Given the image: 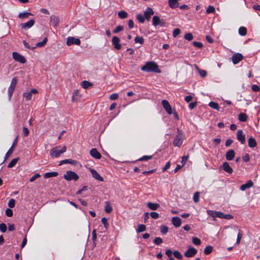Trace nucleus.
I'll return each instance as SVG.
<instances>
[{
    "mask_svg": "<svg viewBox=\"0 0 260 260\" xmlns=\"http://www.w3.org/2000/svg\"><path fill=\"white\" fill-rule=\"evenodd\" d=\"M141 70L144 72H153L160 73V70L156 63L154 61H148L141 67Z\"/></svg>",
    "mask_w": 260,
    "mask_h": 260,
    "instance_id": "1",
    "label": "nucleus"
},
{
    "mask_svg": "<svg viewBox=\"0 0 260 260\" xmlns=\"http://www.w3.org/2000/svg\"><path fill=\"white\" fill-rule=\"evenodd\" d=\"M207 213L209 215L211 216L213 218V220H215V218L218 217L221 219H231L233 218V216L231 214H225L220 211H216L214 210H207Z\"/></svg>",
    "mask_w": 260,
    "mask_h": 260,
    "instance_id": "2",
    "label": "nucleus"
},
{
    "mask_svg": "<svg viewBox=\"0 0 260 260\" xmlns=\"http://www.w3.org/2000/svg\"><path fill=\"white\" fill-rule=\"evenodd\" d=\"M66 147L65 146L61 147L60 146H56L52 148L50 151V155L52 157H56L63 153L66 151Z\"/></svg>",
    "mask_w": 260,
    "mask_h": 260,
    "instance_id": "3",
    "label": "nucleus"
},
{
    "mask_svg": "<svg viewBox=\"0 0 260 260\" xmlns=\"http://www.w3.org/2000/svg\"><path fill=\"white\" fill-rule=\"evenodd\" d=\"M63 178L67 181H77L78 178V175L74 172L68 171L63 175Z\"/></svg>",
    "mask_w": 260,
    "mask_h": 260,
    "instance_id": "4",
    "label": "nucleus"
},
{
    "mask_svg": "<svg viewBox=\"0 0 260 260\" xmlns=\"http://www.w3.org/2000/svg\"><path fill=\"white\" fill-rule=\"evenodd\" d=\"M17 83V77H14L12 79L11 84L8 88V92L9 100H10L12 98V94L14 91L15 88L16 87V84Z\"/></svg>",
    "mask_w": 260,
    "mask_h": 260,
    "instance_id": "5",
    "label": "nucleus"
},
{
    "mask_svg": "<svg viewBox=\"0 0 260 260\" xmlns=\"http://www.w3.org/2000/svg\"><path fill=\"white\" fill-rule=\"evenodd\" d=\"M12 56L13 59L16 61L19 62L21 63H24L26 62V59L25 57L18 52H13Z\"/></svg>",
    "mask_w": 260,
    "mask_h": 260,
    "instance_id": "6",
    "label": "nucleus"
},
{
    "mask_svg": "<svg viewBox=\"0 0 260 260\" xmlns=\"http://www.w3.org/2000/svg\"><path fill=\"white\" fill-rule=\"evenodd\" d=\"M182 144V135L178 131V134L176 136L174 141L173 145L174 146L180 147Z\"/></svg>",
    "mask_w": 260,
    "mask_h": 260,
    "instance_id": "7",
    "label": "nucleus"
},
{
    "mask_svg": "<svg viewBox=\"0 0 260 260\" xmlns=\"http://www.w3.org/2000/svg\"><path fill=\"white\" fill-rule=\"evenodd\" d=\"M197 253V250L193 247L189 246L184 253V255L187 257H191Z\"/></svg>",
    "mask_w": 260,
    "mask_h": 260,
    "instance_id": "8",
    "label": "nucleus"
},
{
    "mask_svg": "<svg viewBox=\"0 0 260 260\" xmlns=\"http://www.w3.org/2000/svg\"><path fill=\"white\" fill-rule=\"evenodd\" d=\"M35 20L31 19L26 22L21 23L20 26L22 29L27 30L31 28L35 24Z\"/></svg>",
    "mask_w": 260,
    "mask_h": 260,
    "instance_id": "9",
    "label": "nucleus"
},
{
    "mask_svg": "<svg viewBox=\"0 0 260 260\" xmlns=\"http://www.w3.org/2000/svg\"><path fill=\"white\" fill-rule=\"evenodd\" d=\"M38 92V91L36 89L33 88L31 89L29 91L24 93L23 96L25 98L27 101H29L32 98V95L33 94H37Z\"/></svg>",
    "mask_w": 260,
    "mask_h": 260,
    "instance_id": "10",
    "label": "nucleus"
},
{
    "mask_svg": "<svg viewBox=\"0 0 260 260\" xmlns=\"http://www.w3.org/2000/svg\"><path fill=\"white\" fill-rule=\"evenodd\" d=\"M112 45L116 50H120L121 48V45L120 44V39L117 36H114L112 40Z\"/></svg>",
    "mask_w": 260,
    "mask_h": 260,
    "instance_id": "11",
    "label": "nucleus"
},
{
    "mask_svg": "<svg viewBox=\"0 0 260 260\" xmlns=\"http://www.w3.org/2000/svg\"><path fill=\"white\" fill-rule=\"evenodd\" d=\"M161 104L167 112L170 115L172 113V108L169 102L167 100H164L162 101Z\"/></svg>",
    "mask_w": 260,
    "mask_h": 260,
    "instance_id": "12",
    "label": "nucleus"
},
{
    "mask_svg": "<svg viewBox=\"0 0 260 260\" xmlns=\"http://www.w3.org/2000/svg\"><path fill=\"white\" fill-rule=\"evenodd\" d=\"M243 58V55L241 53H237L234 54L232 57L233 63L236 64L239 63Z\"/></svg>",
    "mask_w": 260,
    "mask_h": 260,
    "instance_id": "13",
    "label": "nucleus"
},
{
    "mask_svg": "<svg viewBox=\"0 0 260 260\" xmlns=\"http://www.w3.org/2000/svg\"><path fill=\"white\" fill-rule=\"evenodd\" d=\"M154 11L150 7H148L144 13V16L146 20L149 21L151 16L154 14Z\"/></svg>",
    "mask_w": 260,
    "mask_h": 260,
    "instance_id": "14",
    "label": "nucleus"
},
{
    "mask_svg": "<svg viewBox=\"0 0 260 260\" xmlns=\"http://www.w3.org/2000/svg\"><path fill=\"white\" fill-rule=\"evenodd\" d=\"M237 138L238 140L241 142L242 144H244L245 143V135L242 129H239L237 131Z\"/></svg>",
    "mask_w": 260,
    "mask_h": 260,
    "instance_id": "15",
    "label": "nucleus"
},
{
    "mask_svg": "<svg viewBox=\"0 0 260 260\" xmlns=\"http://www.w3.org/2000/svg\"><path fill=\"white\" fill-rule=\"evenodd\" d=\"M80 40L79 39H76L73 37H68L67 40V44L70 46L73 44L80 45Z\"/></svg>",
    "mask_w": 260,
    "mask_h": 260,
    "instance_id": "16",
    "label": "nucleus"
},
{
    "mask_svg": "<svg viewBox=\"0 0 260 260\" xmlns=\"http://www.w3.org/2000/svg\"><path fill=\"white\" fill-rule=\"evenodd\" d=\"M90 173L92 175V176L96 180L100 181H103L104 179L101 175L98 173V172L93 169H91L90 170Z\"/></svg>",
    "mask_w": 260,
    "mask_h": 260,
    "instance_id": "17",
    "label": "nucleus"
},
{
    "mask_svg": "<svg viewBox=\"0 0 260 260\" xmlns=\"http://www.w3.org/2000/svg\"><path fill=\"white\" fill-rule=\"evenodd\" d=\"M89 153L92 157L95 159H100L102 157L101 154L96 148L91 149L89 151Z\"/></svg>",
    "mask_w": 260,
    "mask_h": 260,
    "instance_id": "18",
    "label": "nucleus"
},
{
    "mask_svg": "<svg viewBox=\"0 0 260 260\" xmlns=\"http://www.w3.org/2000/svg\"><path fill=\"white\" fill-rule=\"evenodd\" d=\"M222 169L226 172L229 174H232L233 172V170L230 166L229 164L226 162H223L222 165Z\"/></svg>",
    "mask_w": 260,
    "mask_h": 260,
    "instance_id": "19",
    "label": "nucleus"
},
{
    "mask_svg": "<svg viewBox=\"0 0 260 260\" xmlns=\"http://www.w3.org/2000/svg\"><path fill=\"white\" fill-rule=\"evenodd\" d=\"M253 185V182L251 180H249L246 183L241 185L240 189L242 191H244L246 189L251 187Z\"/></svg>",
    "mask_w": 260,
    "mask_h": 260,
    "instance_id": "20",
    "label": "nucleus"
},
{
    "mask_svg": "<svg viewBox=\"0 0 260 260\" xmlns=\"http://www.w3.org/2000/svg\"><path fill=\"white\" fill-rule=\"evenodd\" d=\"M235 155V151L233 149H231L228 151L225 154L226 160L230 161L234 159Z\"/></svg>",
    "mask_w": 260,
    "mask_h": 260,
    "instance_id": "21",
    "label": "nucleus"
},
{
    "mask_svg": "<svg viewBox=\"0 0 260 260\" xmlns=\"http://www.w3.org/2000/svg\"><path fill=\"white\" fill-rule=\"evenodd\" d=\"M172 222L175 227H179L181 224V219L179 217H174L172 219Z\"/></svg>",
    "mask_w": 260,
    "mask_h": 260,
    "instance_id": "22",
    "label": "nucleus"
},
{
    "mask_svg": "<svg viewBox=\"0 0 260 260\" xmlns=\"http://www.w3.org/2000/svg\"><path fill=\"white\" fill-rule=\"evenodd\" d=\"M50 23L53 26H57L59 23V18L57 16L55 15H51L50 16Z\"/></svg>",
    "mask_w": 260,
    "mask_h": 260,
    "instance_id": "23",
    "label": "nucleus"
},
{
    "mask_svg": "<svg viewBox=\"0 0 260 260\" xmlns=\"http://www.w3.org/2000/svg\"><path fill=\"white\" fill-rule=\"evenodd\" d=\"M248 146L250 148H254L257 145V143L255 139L253 137H250L248 140Z\"/></svg>",
    "mask_w": 260,
    "mask_h": 260,
    "instance_id": "24",
    "label": "nucleus"
},
{
    "mask_svg": "<svg viewBox=\"0 0 260 260\" xmlns=\"http://www.w3.org/2000/svg\"><path fill=\"white\" fill-rule=\"evenodd\" d=\"M147 206L152 210H156L159 207V205L157 203H154L152 202H148L147 204Z\"/></svg>",
    "mask_w": 260,
    "mask_h": 260,
    "instance_id": "25",
    "label": "nucleus"
},
{
    "mask_svg": "<svg viewBox=\"0 0 260 260\" xmlns=\"http://www.w3.org/2000/svg\"><path fill=\"white\" fill-rule=\"evenodd\" d=\"M113 208L111 203L109 201L105 202V211L107 213H110L112 211Z\"/></svg>",
    "mask_w": 260,
    "mask_h": 260,
    "instance_id": "26",
    "label": "nucleus"
},
{
    "mask_svg": "<svg viewBox=\"0 0 260 260\" xmlns=\"http://www.w3.org/2000/svg\"><path fill=\"white\" fill-rule=\"evenodd\" d=\"M32 15V14L27 12H24L20 13L18 15V17L20 19L28 18L29 16Z\"/></svg>",
    "mask_w": 260,
    "mask_h": 260,
    "instance_id": "27",
    "label": "nucleus"
},
{
    "mask_svg": "<svg viewBox=\"0 0 260 260\" xmlns=\"http://www.w3.org/2000/svg\"><path fill=\"white\" fill-rule=\"evenodd\" d=\"M58 173L57 172H47L44 174V177L45 178H48L56 177Z\"/></svg>",
    "mask_w": 260,
    "mask_h": 260,
    "instance_id": "28",
    "label": "nucleus"
},
{
    "mask_svg": "<svg viewBox=\"0 0 260 260\" xmlns=\"http://www.w3.org/2000/svg\"><path fill=\"white\" fill-rule=\"evenodd\" d=\"M160 20V18L157 16H154L152 18V25L156 27L159 25V21Z\"/></svg>",
    "mask_w": 260,
    "mask_h": 260,
    "instance_id": "29",
    "label": "nucleus"
},
{
    "mask_svg": "<svg viewBox=\"0 0 260 260\" xmlns=\"http://www.w3.org/2000/svg\"><path fill=\"white\" fill-rule=\"evenodd\" d=\"M247 118H248V117H247V115L243 113H241L239 115V116H238V119H239V121H241V122L246 121L247 119Z\"/></svg>",
    "mask_w": 260,
    "mask_h": 260,
    "instance_id": "30",
    "label": "nucleus"
},
{
    "mask_svg": "<svg viewBox=\"0 0 260 260\" xmlns=\"http://www.w3.org/2000/svg\"><path fill=\"white\" fill-rule=\"evenodd\" d=\"M239 34L242 36H245L247 34V29L246 27L241 26L239 28Z\"/></svg>",
    "mask_w": 260,
    "mask_h": 260,
    "instance_id": "31",
    "label": "nucleus"
},
{
    "mask_svg": "<svg viewBox=\"0 0 260 260\" xmlns=\"http://www.w3.org/2000/svg\"><path fill=\"white\" fill-rule=\"evenodd\" d=\"M127 15V13L125 11H119L118 13V17L121 19L126 18Z\"/></svg>",
    "mask_w": 260,
    "mask_h": 260,
    "instance_id": "32",
    "label": "nucleus"
},
{
    "mask_svg": "<svg viewBox=\"0 0 260 260\" xmlns=\"http://www.w3.org/2000/svg\"><path fill=\"white\" fill-rule=\"evenodd\" d=\"M209 106L214 109L217 110L218 111L219 110V106L218 104L216 102H211L209 103Z\"/></svg>",
    "mask_w": 260,
    "mask_h": 260,
    "instance_id": "33",
    "label": "nucleus"
},
{
    "mask_svg": "<svg viewBox=\"0 0 260 260\" xmlns=\"http://www.w3.org/2000/svg\"><path fill=\"white\" fill-rule=\"evenodd\" d=\"M19 159V157H17V158L13 159L9 162L8 167L9 168H13V167H14L16 165V164L17 162V161H18Z\"/></svg>",
    "mask_w": 260,
    "mask_h": 260,
    "instance_id": "34",
    "label": "nucleus"
},
{
    "mask_svg": "<svg viewBox=\"0 0 260 260\" xmlns=\"http://www.w3.org/2000/svg\"><path fill=\"white\" fill-rule=\"evenodd\" d=\"M47 38H45L42 42H38L36 44V47H42L44 46L47 43Z\"/></svg>",
    "mask_w": 260,
    "mask_h": 260,
    "instance_id": "35",
    "label": "nucleus"
},
{
    "mask_svg": "<svg viewBox=\"0 0 260 260\" xmlns=\"http://www.w3.org/2000/svg\"><path fill=\"white\" fill-rule=\"evenodd\" d=\"M213 250V247L212 246L209 245L205 247L204 252L205 254L208 255L210 254Z\"/></svg>",
    "mask_w": 260,
    "mask_h": 260,
    "instance_id": "36",
    "label": "nucleus"
},
{
    "mask_svg": "<svg viewBox=\"0 0 260 260\" xmlns=\"http://www.w3.org/2000/svg\"><path fill=\"white\" fill-rule=\"evenodd\" d=\"M146 230V226L144 224H140L138 226V228L136 230L137 233H141Z\"/></svg>",
    "mask_w": 260,
    "mask_h": 260,
    "instance_id": "37",
    "label": "nucleus"
},
{
    "mask_svg": "<svg viewBox=\"0 0 260 260\" xmlns=\"http://www.w3.org/2000/svg\"><path fill=\"white\" fill-rule=\"evenodd\" d=\"M134 40L136 43H140V44H143L144 42L143 38L141 36H137Z\"/></svg>",
    "mask_w": 260,
    "mask_h": 260,
    "instance_id": "38",
    "label": "nucleus"
},
{
    "mask_svg": "<svg viewBox=\"0 0 260 260\" xmlns=\"http://www.w3.org/2000/svg\"><path fill=\"white\" fill-rule=\"evenodd\" d=\"M136 18L138 21L141 23H143L145 22V17L144 16V15L141 14H137L136 16Z\"/></svg>",
    "mask_w": 260,
    "mask_h": 260,
    "instance_id": "39",
    "label": "nucleus"
},
{
    "mask_svg": "<svg viewBox=\"0 0 260 260\" xmlns=\"http://www.w3.org/2000/svg\"><path fill=\"white\" fill-rule=\"evenodd\" d=\"M79 99V92L78 90H74L72 96V101H78Z\"/></svg>",
    "mask_w": 260,
    "mask_h": 260,
    "instance_id": "40",
    "label": "nucleus"
},
{
    "mask_svg": "<svg viewBox=\"0 0 260 260\" xmlns=\"http://www.w3.org/2000/svg\"><path fill=\"white\" fill-rule=\"evenodd\" d=\"M74 160H73L72 159H64L60 161L59 166H61L64 164H74Z\"/></svg>",
    "mask_w": 260,
    "mask_h": 260,
    "instance_id": "41",
    "label": "nucleus"
},
{
    "mask_svg": "<svg viewBox=\"0 0 260 260\" xmlns=\"http://www.w3.org/2000/svg\"><path fill=\"white\" fill-rule=\"evenodd\" d=\"M192 242L196 245H200L201 243L200 239L197 237H193L192 238Z\"/></svg>",
    "mask_w": 260,
    "mask_h": 260,
    "instance_id": "42",
    "label": "nucleus"
},
{
    "mask_svg": "<svg viewBox=\"0 0 260 260\" xmlns=\"http://www.w3.org/2000/svg\"><path fill=\"white\" fill-rule=\"evenodd\" d=\"M91 85H92V84L87 81H84L82 83V86L85 89H87V88H89Z\"/></svg>",
    "mask_w": 260,
    "mask_h": 260,
    "instance_id": "43",
    "label": "nucleus"
},
{
    "mask_svg": "<svg viewBox=\"0 0 260 260\" xmlns=\"http://www.w3.org/2000/svg\"><path fill=\"white\" fill-rule=\"evenodd\" d=\"M173 255L176 258L179 259H182L183 258V256L181 253L177 250H175L173 252Z\"/></svg>",
    "mask_w": 260,
    "mask_h": 260,
    "instance_id": "44",
    "label": "nucleus"
},
{
    "mask_svg": "<svg viewBox=\"0 0 260 260\" xmlns=\"http://www.w3.org/2000/svg\"><path fill=\"white\" fill-rule=\"evenodd\" d=\"M215 11V8L212 6H209L206 9V13L207 14L213 13Z\"/></svg>",
    "mask_w": 260,
    "mask_h": 260,
    "instance_id": "45",
    "label": "nucleus"
},
{
    "mask_svg": "<svg viewBox=\"0 0 260 260\" xmlns=\"http://www.w3.org/2000/svg\"><path fill=\"white\" fill-rule=\"evenodd\" d=\"M152 158V155H145L141 158H140L139 159H138V161H147L148 160L151 159Z\"/></svg>",
    "mask_w": 260,
    "mask_h": 260,
    "instance_id": "46",
    "label": "nucleus"
},
{
    "mask_svg": "<svg viewBox=\"0 0 260 260\" xmlns=\"http://www.w3.org/2000/svg\"><path fill=\"white\" fill-rule=\"evenodd\" d=\"M193 35L190 32L186 33L184 35V39L187 41H191L193 39Z\"/></svg>",
    "mask_w": 260,
    "mask_h": 260,
    "instance_id": "47",
    "label": "nucleus"
},
{
    "mask_svg": "<svg viewBox=\"0 0 260 260\" xmlns=\"http://www.w3.org/2000/svg\"><path fill=\"white\" fill-rule=\"evenodd\" d=\"M200 193L199 192H196L193 197V200L195 203H198L199 201Z\"/></svg>",
    "mask_w": 260,
    "mask_h": 260,
    "instance_id": "48",
    "label": "nucleus"
},
{
    "mask_svg": "<svg viewBox=\"0 0 260 260\" xmlns=\"http://www.w3.org/2000/svg\"><path fill=\"white\" fill-rule=\"evenodd\" d=\"M162 242V240L161 238L159 237H156L154 239L153 243L157 245H159Z\"/></svg>",
    "mask_w": 260,
    "mask_h": 260,
    "instance_id": "49",
    "label": "nucleus"
},
{
    "mask_svg": "<svg viewBox=\"0 0 260 260\" xmlns=\"http://www.w3.org/2000/svg\"><path fill=\"white\" fill-rule=\"evenodd\" d=\"M192 45L198 48H202L203 45L201 42L194 41L192 43Z\"/></svg>",
    "mask_w": 260,
    "mask_h": 260,
    "instance_id": "50",
    "label": "nucleus"
},
{
    "mask_svg": "<svg viewBox=\"0 0 260 260\" xmlns=\"http://www.w3.org/2000/svg\"><path fill=\"white\" fill-rule=\"evenodd\" d=\"M13 149L12 148H11L9 149V150L7 151L5 155V160H7L10 156L11 155V154L13 153Z\"/></svg>",
    "mask_w": 260,
    "mask_h": 260,
    "instance_id": "51",
    "label": "nucleus"
},
{
    "mask_svg": "<svg viewBox=\"0 0 260 260\" xmlns=\"http://www.w3.org/2000/svg\"><path fill=\"white\" fill-rule=\"evenodd\" d=\"M123 29V26L121 25L117 26L115 29L113 30L114 33L117 34Z\"/></svg>",
    "mask_w": 260,
    "mask_h": 260,
    "instance_id": "52",
    "label": "nucleus"
},
{
    "mask_svg": "<svg viewBox=\"0 0 260 260\" xmlns=\"http://www.w3.org/2000/svg\"><path fill=\"white\" fill-rule=\"evenodd\" d=\"M0 230L2 233H5L7 231V226L5 223H2L0 224Z\"/></svg>",
    "mask_w": 260,
    "mask_h": 260,
    "instance_id": "53",
    "label": "nucleus"
},
{
    "mask_svg": "<svg viewBox=\"0 0 260 260\" xmlns=\"http://www.w3.org/2000/svg\"><path fill=\"white\" fill-rule=\"evenodd\" d=\"M15 204V200L14 199H11L9 200V201L8 202V206L10 208H12L14 207Z\"/></svg>",
    "mask_w": 260,
    "mask_h": 260,
    "instance_id": "54",
    "label": "nucleus"
},
{
    "mask_svg": "<svg viewBox=\"0 0 260 260\" xmlns=\"http://www.w3.org/2000/svg\"><path fill=\"white\" fill-rule=\"evenodd\" d=\"M189 156L188 155H184L182 157L181 164L182 166H184L186 164Z\"/></svg>",
    "mask_w": 260,
    "mask_h": 260,
    "instance_id": "55",
    "label": "nucleus"
},
{
    "mask_svg": "<svg viewBox=\"0 0 260 260\" xmlns=\"http://www.w3.org/2000/svg\"><path fill=\"white\" fill-rule=\"evenodd\" d=\"M180 34V30L179 28H176L174 29L173 32V36L175 38Z\"/></svg>",
    "mask_w": 260,
    "mask_h": 260,
    "instance_id": "56",
    "label": "nucleus"
},
{
    "mask_svg": "<svg viewBox=\"0 0 260 260\" xmlns=\"http://www.w3.org/2000/svg\"><path fill=\"white\" fill-rule=\"evenodd\" d=\"M168 231V228L167 226L162 225L160 227V232L163 234H166Z\"/></svg>",
    "mask_w": 260,
    "mask_h": 260,
    "instance_id": "57",
    "label": "nucleus"
},
{
    "mask_svg": "<svg viewBox=\"0 0 260 260\" xmlns=\"http://www.w3.org/2000/svg\"><path fill=\"white\" fill-rule=\"evenodd\" d=\"M41 177V175L39 173L35 174L34 176H32L30 179L29 181L30 182H33L36 179L39 178Z\"/></svg>",
    "mask_w": 260,
    "mask_h": 260,
    "instance_id": "58",
    "label": "nucleus"
},
{
    "mask_svg": "<svg viewBox=\"0 0 260 260\" xmlns=\"http://www.w3.org/2000/svg\"><path fill=\"white\" fill-rule=\"evenodd\" d=\"M102 223L104 224L105 228L107 229L109 225L107 219L106 217H103L101 219Z\"/></svg>",
    "mask_w": 260,
    "mask_h": 260,
    "instance_id": "59",
    "label": "nucleus"
},
{
    "mask_svg": "<svg viewBox=\"0 0 260 260\" xmlns=\"http://www.w3.org/2000/svg\"><path fill=\"white\" fill-rule=\"evenodd\" d=\"M199 73L201 77L204 78L207 76V72L204 70H199Z\"/></svg>",
    "mask_w": 260,
    "mask_h": 260,
    "instance_id": "60",
    "label": "nucleus"
},
{
    "mask_svg": "<svg viewBox=\"0 0 260 260\" xmlns=\"http://www.w3.org/2000/svg\"><path fill=\"white\" fill-rule=\"evenodd\" d=\"M151 217L153 219H157L159 217V214L155 212H152L150 213Z\"/></svg>",
    "mask_w": 260,
    "mask_h": 260,
    "instance_id": "61",
    "label": "nucleus"
},
{
    "mask_svg": "<svg viewBox=\"0 0 260 260\" xmlns=\"http://www.w3.org/2000/svg\"><path fill=\"white\" fill-rule=\"evenodd\" d=\"M118 94L117 93H114L110 95V99L111 100H116L118 98Z\"/></svg>",
    "mask_w": 260,
    "mask_h": 260,
    "instance_id": "62",
    "label": "nucleus"
},
{
    "mask_svg": "<svg viewBox=\"0 0 260 260\" xmlns=\"http://www.w3.org/2000/svg\"><path fill=\"white\" fill-rule=\"evenodd\" d=\"M6 214L8 217H11L13 215V211L10 209H7L6 210Z\"/></svg>",
    "mask_w": 260,
    "mask_h": 260,
    "instance_id": "63",
    "label": "nucleus"
},
{
    "mask_svg": "<svg viewBox=\"0 0 260 260\" xmlns=\"http://www.w3.org/2000/svg\"><path fill=\"white\" fill-rule=\"evenodd\" d=\"M251 89L253 91L258 92L260 91V87L257 85H253L251 87Z\"/></svg>",
    "mask_w": 260,
    "mask_h": 260,
    "instance_id": "64",
    "label": "nucleus"
}]
</instances>
